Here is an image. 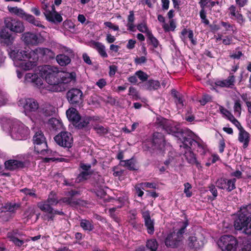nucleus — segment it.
<instances>
[{
	"instance_id": "69168bd1",
	"label": "nucleus",
	"mask_w": 251,
	"mask_h": 251,
	"mask_svg": "<svg viewBox=\"0 0 251 251\" xmlns=\"http://www.w3.org/2000/svg\"><path fill=\"white\" fill-rule=\"evenodd\" d=\"M125 200L123 198H119L118 200H115L114 201V203L115 204L117 208H121L123 205L124 204Z\"/></svg>"
},
{
	"instance_id": "c03bdc74",
	"label": "nucleus",
	"mask_w": 251,
	"mask_h": 251,
	"mask_svg": "<svg viewBox=\"0 0 251 251\" xmlns=\"http://www.w3.org/2000/svg\"><path fill=\"white\" fill-rule=\"evenodd\" d=\"M8 238L9 239L10 241H12L16 246L19 247H21L24 243V240H20L9 233L8 234Z\"/></svg>"
},
{
	"instance_id": "49530a36",
	"label": "nucleus",
	"mask_w": 251,
	"mask_h": 251,
	"mask_svg": "<svg viewBox=\"0 0 251 251\" xmlns=\"http://www.w3.org/2000/svg\"><path fill=\"white\" fill-rule=\"evenodd\" d=\"M233 110L235 114L237 115L238 116H240L241 115L242 106L240 100H238L235 101L233 106Z\"/></svg>"
},
{
	"instance_id": "0eeeda50",
	"label": "nucleus",
	"mask_w": 251,
	"mask_h": 251,
	"mask_svg": "<svg viewBox=\"0 0 251 251\" xmlns=\"http://www.w3.org/2000/svg\"><path fill=\"white\" fill-rule=\"evenodd\" d=\"M66 98L70 104L75 107L82 106L84 101L82 91L76 88L70 89L66 93Z\"/></svg>"
},
{
	"instance_id": "2eb2a0df",
	"label": "nucleus",
	"mask_w": 251,
	"mask_h": 251,
	"mask_svg": "<svg viewBox=\"0 0 251 251\" xmlns=\"http://www.w3.org/2000/svg\"><path fill=\"white\" fill-rule=\"evenodd\" d=\"M5 26L11 31L16 32H23L25 29V27L22 22L12 18H7L4 21Z\"/></svg>"
},
{
	"instance_id": "ea45409f",
	"label": "nucleus",
	"mask_w": 251,
	"mask_h": 251,
	"mask_svg": "<svg viewBox=\"0 0 251 251\" xmlns=\"http://www.w3.org/2000/svg\"><path fill=\"white\" fill-rule=\"evenodd\" d=\"M80 226L85 230L92 231L94 229V226L92 223L87 220H82L80 222Z\"/></svg>"
},
{
	"instance_id": "bf43d9fd",
	"label": "nucleus",
	"mask_w": 251,
	"mask_h": 251,
	"mask_svg": "<svg viewBox=\"0 0 251 251\" xmlns=\"http://www.w3.org/2000/svg\"><path fill=\"white\" fill-rule=\"evenodd\" d=\"M8 100L7 95L0 90V104L3 105L6 103Z\"/></svg>"
},
{
	"instance_id": "6e6552de",
	"label": "nucleus",
	"mask_w": 251,
	"mask_h": 251,
	"mask_svg": "<svg viewBox=\"0 0 251 251\" xmlns=\"http://www.w3.org/2000/svg\"><path fill=\"white\" fill-rule=\"evenodd\" d=\"M237 245L236 238L229 235L222 236L218 242V245L222 251H236Z\"/></svg>"
},
{
	"instance_id": "b1692460",
	"label": "nucleus",
	"mask_w": 251,
	"mask_h": 251,
	"mask_svg": "<svg viewBox=\"0 0 251 251\" xmlns=\"http://www.w3.org/2000/svg\"><path fill=\"white\" fill-rule=\"evenodd\" d=\"M5 168L9 170H14L19 168H23L25 165V161L11 159L6 161L5 163Z\"/></svg>"
},
{
	"instance_id": "a878e982",
	"label": "nucleus",
	"mask_w": 251,
	"mask_h": 251,
	"mask_svg": "<svg viewBox=\"0 0 251 251\" xmlns=\"http://www.w3.org/2000/svg\"><path fill=\"white\" fill-rule=\"evenodd\" d=\"M186 35H187L188 38L191 41L193 45H196L197 44L196 40H195L193 38L194 33L192 30L187 29L186 28H184L182 30L180 37L184 43L187 41V37L186 36Z\"/></svg>"
},
{
	"instance_id": "412c9836",
	"label": "nucleus",
	"mask_w": 251,
	"mask_h": 251,
	"mask_svg": "<svg viewBox=\"0 0 251 251\" xmlns=\"http://www.w3.org/2000/svg\"><path fill=\"white\" fill-rule=\"evenodd\" d=\"M152 145L155 149L162 150L165 146V141L164 135L159 132H155L152 136Z\"/></svg>"
},
{
	"instance_id": "c9c22d12",
	"label": "nucleus",
	"mask_w": 251,
	"mask_h": 251,
	"mask_svg": "<svg viewBox=\"0 0 251 251\" xmlns=\"http://www.w3.org/2000/svg\"><path fill=\"white\" fill-rule=\"evenodd\" d=\"M50 128L53 130H57L62 126L61 122L56 118H52L50 119L48 123Z\"/></svg>"
},
{
	"instance_id": "e2e57ef3",
	"label": "nucleus",
	"mask_w": 251,
	"mask_h": 251,
	"mask_svg": "<svg viewBox=\"0 0 251 251\" xmlns=\"http://www.w3.org/2000/svg\"><path fill=\"white\" fill-rule=\"evenodd\" d=\"M175 102L178 108H182L183 106V100L181 95L175 98Z\"/></svg>"
},
{
	"instance_id": "7ed1b4c3",
	"label": "nucleus",
	"mask_w": 251,
	"mask_h": 251,
	"mask_svg": "<svg viewBox=\"0 0 251 251\" xmlns=\"http://www.w3.org/2000/svg\"><path fill=\"white\" fill-rule=\"evenodd\" d=\"M251 207L250 205L242 206L234 224L235 229L243 230L246 234H251Z\"/></svg>"
},
{
	"instance_id": "393cba45",
	"label": "nucleus",
	"mask_w": 251,
	"mask_h": 251,
	"mask_svg": "<svg viewBox=\"0 0 251 251\" xmlns=\"http://www.w3.org/2000/svg\"><path fill=\"white\" fill-rule=\"evenodd\" d=\"M66 116L68 120L72 123L73 125L77 123V122L80 120V115L78 111L74 107H71L66 112Z\"/></svg>"
},
{
	"instance_id": "680f3d73",
	"label": "nucleus",
	"mask_w": 251,
	"mask_h": 251,
	"mask_svg": "<svg viewBox=\"0 0 251 251\" xmlns=\"http://www.w3.org/2000/svg\"><path fill=\"white\" fill-rule=\"evenodd\" d=\"M141 187H142V188L143 189H144L145 188H153L155 189L156 187V184L153 183H151V182H144L141 183L139 184Z\"/></svg>"
},
{
	"instance_id": "ddd939ff",
	"label": "nucleus",
	"mask_w": 251,
	"mask_h": 251,
	"mask_svg": "<svg viewBox=\"0 0 251 251\" xmlns=\"http://www.w3.org/2000/svg\"><path fill=\"white\" fill-rule=\"evenodd\" d=\"M193 133L191 132L190 135L188 138L185 139L183 144L181 145V147H190L194 150L197 149V151L200 153L201 154H204L206 152V146L202 142L196 141L192 138L193 137Z\"/></svg>"
},
{
	"instance_id": "13d9d810",
	"label": "nucleus",
	"mask_w": 251,
	"mask_h": 251,
	"mask_svg": "<svg viewBox=\"0 0 251 251\" xmlns=\"http://www.w3.org/2000/svg\"><path fill=\"white\" fill-rule=\"evenodd\" d=\"M55 142L60 146L63 147V132H60L54 138Z\"/></svg>"
},
{
	"instance_id": "473e14b6",
	"label": "nucleus",
	"mask_w": 251,
	"mask_h": 251,
	"mask_svg": "<svg viewBox=\"0 0 251 251\" xmlns=\"http://www.w3.org/2000/svg\"><path fill=\"white\" fill-rule=\"evenodd\" d=\"M20 207V204L16 203H7L2 207V211L14 213Z\"/></svg>"
},
{
	"instance_id": "f03ea898",
	"label": "nucleus",
	"mask_w": 251,
	"mask_h": 251,
	"mask_svg": "<svg viewBox=\"0 0 251 251\" xmlns=\"http://www.w3.org/2000/svg\"><path fill=\"white\" fill-rule=\"evenodd\" d=\"M2 126L4 128L9 129L10 136L14 140H25L29 134L28 128L16 119L8 120L6 123L3 124Z\"/></svg>"
},
{
	"instance_id": "338daca9",
	"label": "nucleus",
	"mask_w": 251,
	"mask_h": 251,
	"mask_svg": "<svg viewBox=\"0 0 251 251\" xmlns=\"http://www.w3.org/2000/svg\"><path fill=\"white\" fill-rule=\"evenodd\" d=\"M210 100V97L208 95H205L199 100V101L201 105H204L206 103L209 101Z\"/></svg>"
},
{
	"instance_id": "79ce46f5",
	"label": "nucleus",
	"mask_w": 251,
	"mask_h": 251,
	"mask_svg": "<svg viewBox=\"0 0 251 251\" xmlns=\"http://www.w3.org/2000/svg\"><path fill=\"white\" fill-rule=\"evenodd\" d=\"M64 28L72 33L75 31V25L71 20H66L64 22Z\"/></svg>"
},
{
	"instance_id": "a19ab883",
	"label": "nucleus",
	"mask_w": 251,
	"mask_h": 251,
	"mask_svg": "<svg viewBox=\"0 0 251 251\" xmlns=\"http://www.w3.org/2000/svg\"><path fill=\"white\" fill-rule=\"evenodd\" d=\"M236 179L233 178L230 179H226V190L228 192H230L235 188Z\"/></svg>"
},
{
	"instance_id": "603ef678",
	"label": "nucleus",
	"mask_w": 251,
	"mask_h": 251,
	"mask_svg": "<svg viewBox=\"0 0 251 251\" xmlns=\"http://www.w3.org/2000/svg\"><path fill=\"white\" fill-rule=\"evenodd\" d=\"M91 175V173L89 171H82L78 175L77 179L79 181H83L87 179Z\"/></svg>"
},
{
	"instance_id": "e433bc0d",
	"label": "nucleus",
	"mask_w": 251,
	"mask_h": 251,
	"mask_svg": "<svg viewBox=\"0 0 251 251\" xmlns=\"http://www.w3.org/2000/svg\"><path fill=\"white\" fill-rule=\"evenodd\" d=\"M146 250L148 251H156L157 247L158 244L155 239H151L148 240L146 244Z\"/></svg>"
},
{
	"instance_id": "864d4df0",
	"label": "nucleus",
	"mask_w": 251,
	"mask_h": 251,
	"mask_svg": "<svg viewBox=\"0 0 251 251\" xmlns=\"http://www.w3.org/2000/svg\"><path fill=\"white\" fill-rule=\"evenodd\" d=\"M226 178H221L218 179L216 182V185L217 187H218L219 189L226 190Z\"/></svg>"
},
{
	"instance_id": "4be33fe9",
	"label": "nucleus",
	"mask_w": 251,
	"mask_h": 251,
	"mask_svg": "<svg viewBox=\"0 0 251 251\" xmlns=\"http://www.w3.org/2000/svg\"><path fill=\"white\" fill-rule=\"evenodd\" d=\"M77 83V75L74 71H67L64 70V84H69L74 86Z\"/></svg>"
},
{
	"instance_id": "9d476101",
	"label": "nucleus",
	"mask_w": 251,
	"mask_h": 251,
	"mask_svg": "<svg viewBox=\"0 0 251 251\" xmlns=\"http://www.w3.org/2000/svg\"><path fill=\"white\" fill-rule=\"evenodd\" d=\"M19 107L23 108V112L25 115L28 116L30 112H35L39 107V104L37 101L31 98H21L18 101Z\"/></svg>"
},
{
	"instance_id": "052dcab7",
	"label": "nucleus",
	"mask_w": 251,
	"mask_h": 251,
	"mask_svg": "<svg viewBox=\"0 0 251 251\" xmlns=\"http://www.w3.org/2000/svg\"><path fill=\"white\" fill-rule=\"evenodd\" d=\"M128 95L131 96L132 98L135 100H137L139 98L138 92L137 91L136 89L133 87H129Z\"/></svg>"
},
{
	"instance_id": "dca6fc26",
	"label": "nucleus",
	"mask_w": 251,
	"mask_h": 251,
	"mask_svg": "<svg viewBox=\"0 0 251 251\" xmlns=\"http://www.w3.org/2000/svg\"><path fill=\"white\" fill-rule=\"evenodd\" d=\"M21 39L27 45H37L42 42L41 35L31 32L22 34Z\"/></svg>"
},
{
	"instance_id": "f8f14e48",
	"label": "nucleus",
	"mask_w": 251,
	"mask_h": 251,
	"mask_svg": "<svg viewBox=\"0 0 251 251\" xmlns=\"http://www.w3.org/2000/svg\"><path fill=\"white\" fill-rule=\"evenodd\" d=\"M38 59V56L35 51L30 50L26 61H22L20 63H16V67H19L25 71L33 69L36 65V62Z\"/></svg>"
},
{
	"instance_id": "f257e3e1",
	"label": "nucleus",
	"mask_w": 251,
	"mask_h": 251,
	"mask_svg": "<svg viewBox=\"0 0 251 251\" xmlns=\"http://www.w3.org/2000/svg\"><path fill=\"white\" fill-rule=\"evenodd\" d=\"M40 73L49 84V90L52 92H60L63 88V77L58 69L54 66L45 65L41 67Z\"/></svg>"
},
{
	"instance_id": "423d86ee",
	"label": "nucleus",
	"mask_w": 251,
	"mask_h": 251,
	"mask_svg": "<svg viewBox=\"0 0 251 251\" xmlns=\"http://www.w3.org/2000/svg\"><path fill=\"white\" fill-rule=\"evenodd\" d=\"M188 225L187 221L183 222L178 231L174 232L168 235L165 241L166 246L171 248H176L180 246L182 243L183 234Z\"/></svg>"
},
{
	"instance_id": "4c0bfd02",
	"label": "nucleus",
	"mask_w": 251,
	"mask_h": 251,
	"mask_svg": "<svg viewBox=\"0 0 251 251\" xmlns=\"http://www.w3.org/2000/svg\"><path fill=\"white\" fill-rule=\"evenodd\" d=\"M39 208L43 211L48 212L50 214L54 213V210L50 206V204L45 202H41L38 203Z\"/></svg>"
},
{
	"instance_id": "4d7b16f0",
	"label": "nucleus",
	"mask_w": 251,
	"mask_h": 251,
	"mask_svg": "<svg viewBox=\"0 0 251 251\" xmlns=\"http://www.w3.org/2000/svg\"><path fill=\"white\" fill-rule=\"evenodd\" d=\"M48 202L51 205L56 204L58 203L57 199L56 196L55 194L51 193L49 196L48 199Z\"/></svg>"
},
{
	"instance_id": "bb28decb",
	"label": "nucleus",
	"mask_w": 251,
	"mask_h": 251,
	"mask_svg": "<svg viewBox=\"0 0 251 251\" xmlns=\"http://www.w3.org/2000/svg\"><path fill=\"white\" fill-rule=\"evenodd\" d=\"M250 139V134L244 128H241L239 132L238 140L240 143H243V147L244 149L248 146Z\"/></svg>"
},
{
	"instance_id": "774afa93",
	"label": "nucleus",
	"mask_w": 251,
	"mask_h": 251,
	"mask_svg": "<svg viewBox=\"0 0 251 251\" xmlns=\"http://www.w3.org/2000/svg\"><path fill=\"white\" fill-rule=\"evenodd\" d=\"M208 188L209 190L211 192L214 197L213 200L215 199L218 195L217 190L216 189L215 186L214 185L211 184L209 186Z\"/></svg>"
},
{
	"instance_id": "c756f323",
	"label": "nucleus",
	"mask_w": 251,
	"mask_h": 251,
	"mask_svg": "<svg viewBox=\"0 0 251 251\" xmlns=\"http://www.w3.org/2000/svg\"><path fill=\"white\" fill-rule=\"evenodd\" d=\"M73 50L68 48L64 46V65H67L70 63L71 59L74 57Z\"/></svg>"
},
{
	"instance_id": "20e7f679",
	"label": "nucleus",
	"mask_w": 251,
	"mask_h": 251,
	"mask_svg": "<svg viewBox=\"0 0 251 251\" xmlns=\"http://www.w3.org/2000/svg\"><path fill=\"white\" fill-rule=\"evenodd\" d=\"M156 123L159 125L168 134H172L176 138L180 143L183 144L185 139L191 133V131L188 129H181L176 126L173 125L171 122L163 118L157 119Z\"/></svg>"
},
{
	"instance_id": "39448f33",
	"label": "nucleus",
	"mask_w": 251,
	"mask_h": 251,
	"mask_svg": "<svg viewBox=\"0 0 251 251\" xmlns=\"http://www.w3.org/2000/svg\"><path fill=\"white\" fill-rule=\"evenodd\" d=\"M33 140L35 146V151L38 154L46 156V157L44 158L45 161L48 162L51 160H54L53 158L48 157L52 155V151L48 149L45 137L41 131H37L35 133L33 136Z\"/></svg>"
},
{
	"instance_id": "aec40b11",
	"label": "nucleus",
	"mask_w": 251,
	"mask_h": 251,
	"mask_svg": "<svg viewBox=\"0 0 251 251\" xmlns=\"http://www.w3.org/2000/svg\"><path fill=\"white\" fill-rule=\"evenodd\" d=\"M25 83H31L38 87H41L43 84V80L36 74L28 73L25 74L24 78Z\"/></svg>"
},
{
	"instance_id": "f3484780",
	"label": "nucleus",
	"mask_w": 251,
	"mask_h": 251,
	"mask_svg": "<svg viewBox=\"0 0 251 251\" xmlns=\"http://www.w3.org/2000/svg\"><path fill=\"white\" fill-rule=\"evenodd\" d=\"M182 143L179 145L180 149H184L185 152L184 156L187 161L192 165H195L198 168L201 167V163L197 160L195 154L191 151L192 148L190 147H181Z\"/></svg>"
},
{
	"instance_id": "0e129e2a",
	"label": "nucleus",
	"mask_w": 251,
	"mask_h": 251,
	"mask_svg": "<svg viewBox=\"0 0 251 251\" xmlns=\"http://www.w3.org/2000/svg\"><path fill=\"white\" fill-rule=\"evenodd\" d=\"M104 25L107 27L113 29L114 31H118L119 30V26L117 25H115L110 22H105L104 23Z\"/></svg>"
},
{
	"instance_id": "7c9ffc66",
	"label": "nucleus",
	"mask_w": 251,
	"mask_h": 251,
	"mask_svg": "<svg viewBox=\"0 0 251 251\" xmlns=\"http://www.w3.org/2000/svg\"><path fill=\"white\" fill-rule=\"evenodd\" d=\"M92 118L91 116H80V120L77 122V123L75 124L74 126L78 129L86 127L92 121Z\"/></svg>"
},
{
	"instance_id": "5fc2aeb1",
	"label": "nucleus",
	"mask_w": 251,
	"mask_h": 251,
	"mask_svg": "<svg viewBox=\"0 0 251 251\" xmlns=\"http://www.w3.org/2000/svg\"><path fill=\"white\" fill-rule=\"evenodd\" d=\"M136 75L142 81H146L148 78V75L142 71H138L135 73Z\"/></svg>"
},
{
	"instance_id": "a211bd4d",
	"label": "nucleus",
	"mask_w": 251,
	"mask_h": 251,
	"mask_svg": "<svg viewBox=\"0 0 251 251\" xmlns=\"http://www.w3.org/2000/svg\"><path fill=\"white\" fill-rule=\"evenodd\" d=\"M141 214L147 232L150 234H153L154 231V221L151 219L150 212L149 210H142Z\"/></svg>"
},
{
	"instance_id": "cd10ccee",
	"label": "nucleus",
	"mask_w": 251,
	"mask_h": 251,
	"mask_svg": "<svg viewBox=\"0 0 251 251\" xmlns=\"http://www.w3.org/2000/svg\"><path fill=\"white\" fill-rule=\"evenodd\" d=\"M0 40L1 42L9 45L13 43L14 38L7 30L2 29L0 31Z\"/></svg>"
},
{
	"instance_id": "3c124183",
	"label": "nucleus",
	"mask_w": 251,
	"mask_h": 251,
	"mask_svg": "<svg viewBox=\"0 0 251 251\" xmlns=\"http://www.w3.org/2000/svg\"><path fill=\"white\" fill-rule=\"evenodd\" d=\"M34 51L36 52L38 56V54H40L47 57L49 53L50 49L47 48H38L36 49Z\"/></svg>"
},
{
	"instance_id": "6ab92c4d",
	"label": "nucleus",
	"mask_w": 251,
	"mask_h": 251,
	"mask_svg": "<svg viewBox=\"0 0 251 251\" xmlns=\"http://www.w3.org/2000/svg\"><path fill=\"white\" fill-rule=\"evenodd\" d=\"M235 77L233 73L230 72L226 79L217 80L215 83L217 86L220 87L233 88L235 85Z\"/></svg>"
},
{
	"instance_id": "c85d7f7f",
	"label": "nucleus",
	"mask_w": 251,
	"mask_h": 251,
	"mask_svg": "<svg viewBox=\"0 0 251 251\" xmlns=\"http://www.w3.org/2000/svg\"><path fill=\"white\" fill-rule=\"evenodd\" d=\"M160 86V82L158 80L152 79H150L146 81L143 85L144 89L149 91L157 90Z\"/></svg>"
},
{
	"instance_id": "4468645a",
	"label": "nucleus",
	"mask_w": 251,
	"mask_h": 251,
	"mask_svg": "<svg viewBox=\"0 0 251 251\" xmlns=\"http://www.w3.org/2000/svg\"><path fill=\"white\" fill-rule=\"evenodd\" d=\"M29 52L26 50H22L18 48H15L9 52V55L13 61L16 67V63H20L22 61H26L29 55Z\"/></svg>"
},
{
	"instance_id": "6e6d98bb",
	"label": "nucleus",
	"mask_w": 251,
	"mask_h": 251,
	"mask_svg": "<svg viewBox=\"0 0 251 251\" xmlns=\"http://www.w3.org/2000/svg\"><path fill=\"white\" fill-rule=\"evenodd\" d=\"M184 193L186 194V196L188 198L191 197L192 195V192L190 191L192 188L191 185L189 183L186 182L184 183Z\"/></svg>"
},
{
	"instance_id": "37998d69",
	"label": "nucleus",
	"mask_w": 251,
	"mask_h": 251,
	"mask_svg": "<svg viewBox=\"0 0 251 251\" xmlns=\"http://www.w3.org/2000/svg\"><path fill=\"white\" fill-rule=\"evenodd\" d=\"M94 129L100 135H104L107 133L109 130L107 127H104L99 125L94 126Z\"/></svg>"
},
{
	"instance_id": "72a5a7b5",
	"label": "nucleus",
	"mask_w": 251,
	"mask_h": 251,
	"mask_svg": "<svg viewBox=\"0 0 251 251\" xmlns=\"http://www.w3.org/2000/svg\"><path fill=\"white\" fill-rule=\"evenodd\" d=\"M120 165L126 167L129 170H136L135 166V161L132 158L126 160H121Z\"/></svg>"
},
{
	"instance_id": "09e8293b",
	"label": "nucleus",
	"mask_w": 251,
	"mask_h": 251,
	"mask_svg": "<svg viewBox=\"0 0 251 251\" xmlns=\"http://www.w3.org/2000/svg\"><path fill=\"white\" fill-rule=\"evenodd\" d=\"M157 19L160 23H162V27L164 29L165 32H169L170 31V27L169 25L165 23V18L161 15H158Z\"/></svg>"
},
{
	"instance_id": "9b49d317",
	"label": "nucleus",
	"mask_w": 251,
	"mask_h": 251,
	"mask_svg": "<svg viewBox=\"0 0 251 251\" xmlns=\"http://www.w3.org/2000/svg\"><path fill=\"white\" fill-rule=\"evenodd\" d=\"M80 196V191L75 190H71L65 193V197H64V203L66 202L72 206L77 205H83L86 203L84 201L78 199Z\"/></svg>"
},
{
	"instance_id": "f704fd0d",
	"label": "nucleus",
	"mask_w": 251,
	"mask_h": 251,
	"mask_svg": "<svg viewBox=\"0 0 251 251\" xmlns=\"http://www.w3.org/2000/svg\"><path fill=\"white\" fill-rule=\"evenodd\" d=\"M73 137L70 133L64 131V148H70L73 144Z\"/></svg>"
},
{
	"instance_id": "58836bf2",
	"label": "nucleus",
	"mask_w": 251,
	"mask_h": 251,
	"mask_svg": "<svg viewBox=\"0 0 251 251\" xmlns=\"http://www.w3.org/2000/svg\"><path fill=\"white\" fill-rule=\"evenodd\" d=\"M8 11L13 14H14L18 16H20L22 18L24 17V15L25 14V12L24 11L18 7H7Z\"/></svg>"
},
{
	"instance_id": "5701e85b",
	"label": "nucleus",
	"mask_w": 251,
	"mask_h": 251,
	"mask_svg": "<svg viewBox=\"0 0 251 251\" xmlns=\"http://www.w3.org/2000/svg\"><path fill=\"white\" fill-rule=\"evenodd\" d=\"M89 46L91 48L95 49L101 57L103 58H107L108 57L105 50V47L102 43L95 41H91L89 43Z\"/></svg>"
},
{
	"instance_id": "a18cd8bd",
	"label": "nucleus",
	"mask_w": 251,
	"mask_h": 251,
	"mask_svg": "<svg viewBox=\"0 0 251 251\" xmlns=\"http://www.w3.org/2000/svg\"><path fill=\"white\" fill-rule=\"evenodd\" d=\"M137 28L139 31L146 33L147 36L151 32V31L149 29L146 24L145 23L138 24L137 25Z\"/></svg>"
},
{
	"instance_id": "2f4dec72",
	"label": "nucleus",
	"mask_w": 251,
	"mask_h": 251,
	"mask_svg": "<svg viewBox=\"0 0 251 251\" xmlns=\"http://www.w3.org/2000/svg\"><path fill=\"white\" fill-rule=\"evenodd\" d=\"M188 244L190 248L196 249L200 248L203 245L202 242L198 241L197 237L194 236H191L189 237Z\"/></svg>"
},
{
	"instance_id": "de8ad7c7",
	"label": "nucleus",
	"mask_w": 251,
	"mask_h": 251,
	"mask_svg": "<svg viewBox=\"0 0 251 251\" xmlns=\"http://www.w3.org/2000/svg\"><path fill=\"white\" fill-rule=\"evenodd\" d=\"M148 39L150 40V43L153 46L154 48H157L159 45L158 40L153 35L152 32L149 33L147 35Z\"/></svg>"
},
{
	"instance_id": "1a4fd4ad",
	"label": "nucleus",
	"mask_w": 251,
	"mask_h": 251,
	"mask_svg": "<svg viewBox=\"0 0 251 251\" xmlns=\"http://www.w3.org/2000/svg\"><path fill=\"white\" fill-rule=\"evenodd\" d=\"M42 8L44 10V14L48 21L56 23L62 21V17L60 14L55 10L54 6L48 3L42 2Z\"/></svg>"
},
{
	"instance_id": "8fccbe9b",
	"label": "nucleus",
	"mask_w": 251,
	"mask_h": 251,
	"mask_svg": "<svg viewBox=\"0 0 251 251\" xmlns=\"http://www.w3.org/2000/svg\"><path fill=\"white\" fill-rule=\"evenodd\" d=\"M200 16L201 20V23L205 25L209 24V20L206 19V12L204 9H201L200 12Z\"/></svg>"
}]
</instances>
